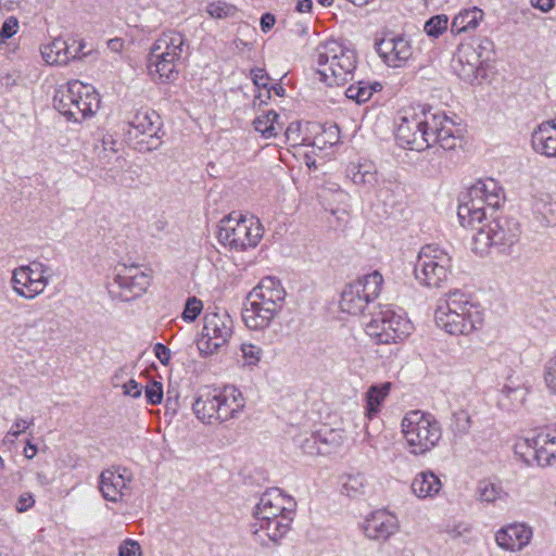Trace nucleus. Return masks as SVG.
Returning a JSON list of instances; mask_svg holds the SVG:
<instances>
[{"label":"nucleus","instance_id":"1","mask_svg":"<svg viewBox=\"0 0 556 556\" xmlns=\"http://www.w3.org/2000/svg\"><path fill=\"white\" fill-rule=\"evenodd\" d=\"M395 136L401 146L424 151L435 144L446 150L454 149L462 134L454 121L445 113L418 106L405 111Z\"/></svg>","mask_w":556,"mask_h":556},{"label":"nucleus","instance_id":"2","mask_svg":"<svg viewBox=\"0 0 556 556\" xmlns=\"http://www.w3.org/2000/svg\"><path fill=\"white\" fill-rule=\"evenodd\" d=\"M434 320L448 334L469 336L483 328L485 313L480 303L470 295L454 290L437 307Z\"/></svg>","mask_w":556,"mask_h":556},{"label":"nucleus","instance_id":"3","mask_svg":"<svg viewBox=\"0 0 556 556\" xmlns=\"http://www.w3.org/2000/svg\"><path fill=\"white\" fill-rule=\"evenodd\" d=\"M286 291L280 280L263 278L248 294L242 318L248 328L260 330L268 327L282 308Z\"/></svg>","mask_w":556,"mask_h":556},{"label":"nucleus","instance_id":"4","mask_svg":"<svg viewBox=\"0 0 556 556\" xmlns=\"http://www.w3.org/2000/svg\"><path fill=\"white\" fill-rule=\"evenodd\" d=\"M245 399L233 386L223 389L200 390L194 397L192 410L204 425H218L236 418L244 408Z\"/></svg>","mask_w":556,"mask_h":556},{"label":"nucleus","instance_id":"5","mask_svg":"<svg viewBox=\"0 0 556 556\" xmlns=\"http://www.w3.org/2000/svg\"><path fill=\"white\" fill-rule=\"evenodd\" d=\"M313 62L318 80L328 86L349 83L356 70V53L336 40L325 41L316 48Z\"/></svg>","mask_w":556,"mask_h":556},{"label":"nucleus","instance_id":"6","mask_svg":"<svg viewBox=\"0 0 556 556\" xmlns=\"http://www.w3.org/2000/svg\"><path fill=\"white\" fill-rule=\"evenodd\" d=\"M186 37L176 30L163 31L152 43L148 56V74L159 84H169L178 78Z\"/></svg>","mask_w":556,"mask_h":556},{"label":"nucleus","instance_id":"7","mask_svg":"<svg viewBox=\"0 0 556 556\" xmlns=\"http://www.w3.org/2000/svg\"><path fill=\"white\" fill-rule=\"evenodd\" d=\"M53 105L68 121L80 123L96 114L100 98L91 85L73 80L55 90Z\"/></svg>","mask_w":556,"mask_h":556},{"label":"nucleus","instance_id":"8","mask_svg":"<svg viewBox=\"0 0 556 556\" xmlns=\"http://www.w3.org/2000/svg\"><path fill=\"white\" fill-rule=\"evenodd\" d=\"M401 432L405 448L416 456L430 452L442 438L439 421L431 414L418 409L404 415Z\"/></svg>","mask_w":556,"mask_h":556},{"label":"nucleus","instance_id":"9","mask_svg":"<svg viewBox=\"0 0 556 556\" xmlns=\"http://www.w3.org/2000/svg\"><path fill=\"white\" fill-rule=\"evenodd\" d=\"M264 235L263 226L254 216L231 213L218 225L217 239L224 247L235 251L255 248Z\"/></svg>","mask_w":556,"mask_h":556},{"label":"nucleus","instance_id":"10","mask_svg":"<svg viewBox=\"0 0 556 556\" xmlns=\"http://www.w3.org/2000/svg\"><path fill=\"white\" fill-rule=\"evenodd\" d=\"M363 325L367 336L379 344L399 343L414 330L412 321L404 314L390 307L375 311Z\"/></svg>","mask_w":556,"mask_h":556},{"label":"nucleus","instance_id":"11","mask_svg":"<svg viewBox=\"0 0 556 556\" xmlns=\"http://www.w3.org/2000/svg\"><path fill=\"white\" fill-rule=\"evenodd\" d=\"M152 281L150 270L138 265L118 264L106 283L112 299L129 302L142 296Z\"/></svg>","mask_w":556,"mask_h":556},{"label":"nucleus","instance_id":"12","mask_svg":"<svg viewBox=\"0 0 556 556\" xmlns=\"http://www.w3.org/2000/svg\"><path fill=\"white\" fill-rule=\"evenodd\" d=\"M452 257L438 245L428 244L420 249L415 265V278L425 287L440 288L452 273Z\"/></svg>","mask_w":556,"mask_h":556},{"label":"nucleus","instance_id":"13","mask_svg":"<svg viewBox=\"0 0 556 556\" xmlns=\"http://www.w3.org/2000/svg\"><path fill=\"white\" fill-rule=\"evenodd\" d=\"M51 278L49 265L33 261L12 270L10 286L18 298L30 301L45 293Z\"/></svg>","mask_w":556,"mask_h":556},{"label":"nucleus","instance_id":"14","mask_svg":"<svg viewBox=\"0 0 556 556\" xmlns=\"http://www.w3.org/2000/svg\"><path fill=\"white\" fill-rule=\"evenodd\" d=\"M383 281L382 275L375 270L346 286L340 301L342 312L354 316L364 314L369 304L380 295Z\"/></svg>","mask_w":556,"mask_h":556},{"label":"nucleus","instance_id":"15","mask_svg":"<svg viewBox=\"0 0 556 556\" xmlns=\"http://www.w3.org/2000/svg\"><path fill=\"white\" fill-rule=\"evenodd\" d=\"M520 238V226L509 218H498L482 224L472 238V245L476 253L483 255L493 245L506 249L518 242Z\"/></svg>","mask_w":556,"mask_h":556},{"label":"nucleus","instance_id":"16","mask_svg":"<svg viewBox=\"0 0 556 556\" xmlns=\"http://www.w3.org/2000/svg\"><path fill=\"white\" fill-rule=\"evenodd\" d=\"M232 332L233 321L227 313H207L204 316L201 337L198 341L200 355L211 356L216 354L222 348L228 344Z\"/></svg>","mask_w":556,"mask_h":556},{"label":"nucleus","instance_id":"17","mask_svg":"<svg viewBox=\"0 0 556 556\" xmlns=\"http://www.w3.org/2000/svg\"><path fill=\"white\" fill-rule=\"evenodd\" d=\"M533 451V459L540 467H548L556 460V425L538 430L532 437L519 439L515 453L525 457V450Z\"/></svg>","mask_w":556,"mask_h":556},{"label":"nucleus","instance_id":"18","mask_svg":"<svg viewBox=\"0 0 556 556\" xmlns=\"http://www.w3.org/2000/svg\"><path fill=\"white\" fill-rule=\"evenodd\" d=\"M485 47L481 43L478 47L471 43H460L453 59V70L456 75L466 83H479L483 74L482 56Z\"/></svg>","mask_w":556,"mask_h":556},{"label":"nucleus","instance_id":"19","mask_svg":"<svg viewBox=\"0 0 556 556\" xmlns=\"http://www.w3.org/2000/svg\"><path fill=\"white\" fill-rule=\"evenodd\" d=\"M86 43L83 39L54 38L41 45L40 53L48 65H66L73 60L87 55Z\"/></svg>","mask_w":556,"mask_h":556},{"label":"nucleus","instance_id":"20","mask_svg":"<svg viewBox=\"0 0 556 556\" xmlns=\"http://www.w3.org/2000/svg\"><path fill=\"white\" fill-rule=\"evenodd\" d=\"M295 503L293 498L279 489L264 492L254 510V521H265L280 518L282 515L294 517Z\"/></svg>","mask_w":556,"mask_h":556},{"label":"nucleus","instance_id":"21","mask_svg":"<svg viewBox=\"0 0 556 556\" xmlns=\"http://www.w3.org/2000/svg\"><path fill=\"white\" fill-rule=\"evenodd\" d=\"M377 52L389 67L397 68L413 58L414 48L406 37L389 34L377 42Z\"/></svg>","mask_w":556,"mask_h":556},{"label":"nucleus","instance_id":"22","mask_svg":"<svg viewBox=\"0 0 556 556\" xmlns=\"http://www.w3.org/2000/svg\"><path fill=\"white\" fill-rule=\"evenodd\" d=\"M362 529L367 539L387 542L400 531V520L388 509H377L365 517Z\"/></svg>","mask_w":556,"mask_h":556},{"label":"nucleus","instance_id":"23","mask_svg":"<svg viewBox=\"0 0 556 556\" xmlns=\"http://www.w3.org/2000/svg\"><path fill=\"white\" fill-rule=\"evenodd\" d=\"M533 529L525 522H510L494 533L497 547L508 553L523 551L532 541Z\"/></svg>","mask_w":556,"mask_h":556},{"label":"nucleus","instance_id":"24","mask_svg":"<svg viewBox=\"0 0 556 556\" xmlns=\"http://www.w3.org/2000/svg\"><path fill=\"white\" fill-rule=\"evenodd\" d=\"M293 517L282 515L280 518L265 521H254L251 526V532L254 541L262 546L278 544L290 531Z\"/></svg>","mask_w":556,"mask_h":556},{"label":"nucleus","instance_id":"25","mask_svg":"<svg viewBox=\"0 0 556 556\" xmlns=\"http://www.w3.org/2000/svg\"><path fill=\"white\" fill-rule=\"evenodd\" d=\"M132 479L131 472L126 468H109L100 476V491L103 497L111 502H119L128 491Z\"/></svg>","mask_w":556,"mask_h":556},{"label":"nucleus","instance_id":"26","mask_svg":"<svg viewBox=\"0 0 556 556\" xmlns=\"http://www.w3.org/2000/svg\"><path fill=\"white\" fill-rule=\"evenodd\" d=\"M486 206L488 204L482 199L470 194L468 188L458 205L457 216L460 225L464 228L477 230L486 217Z\"/></svg>","mask_w":556,"mask_h":556},{"label":"nucleus","instance_id":"27","mask_svg":"<svg viewBox=\"0 0 556 556\" xmlns=\"http://www.w3.org/2000/svg\"><path fill=\"white\" fill-rule=\"evenodd\" d=\"M533 150L546 157H556V117L541 123L532 132Z\"/></svg>","mask_w":556,"mask_h":556},{"label":"nucleus","instance_id":"28","mask_svg":"<svg viewBox=\"0 0 556 556\" xmlns=\"http://www.w3.org/2000/svg\"><path fill=\"white\" fill-rule=\"evenodd\" d=\"M443 483L432 470L417 472L410 482L412 494L420 501L433 500L442 491Z\"/></svg>","mask_w":556,"mask_h":556},{"label":"nucleus","instance_id":"29","mask_svg":"<svg viewBox=\"0 0 556 556\" xmlns=\"http://www.w3.org/2000/svg\"><path fill=\"white\" fill-rule=\"evenodd\" d=\"M130 127L136 131V136L142 135L153 139L161 130V117L153 110H140L132 116Z\"/></svg>","mask_w":556,"mask_h":556},{"label":"nucleus","instance_id":"30","mask_svg":"<svg viewBox=\"0 0 556 556\" xmlns=\"http://www.w3.org/2000/svg\"><path fill=\"white\" fill-rule=\"evenodd\" d=\"M484 17V12L478 7L464 9L457 13L451 24V31L455 35L473 31Z\"/></svg>","mask_w":556,"mask_h":556},{"label":"nucleus","instance_id":"31","mask_svg":"<svg viewBox=\"0 0 556 556\" xmlns=\"http://www.w3.org/2000/svg\"><path fill=\"white\" fill-rule=\"evenodd\" d=\"M346 173L355 185L374 187L378 182L377 166L370 161L352 162Z\"/></svg>","mask_w":556,"mask_h":556},{"label":"nucleus","instance_id":"32","mask_svg":"<svg viewBox=\"0 0 556 556\" xmlns=\"http://www.w3.org/2000/svg\"><path fill=\"white\" fill-rule=\"evenodd\" d=\"M532 210L543 227L556 225V200L549 193L535 195Z\"/></svg>","mask_w":556,"mask_h":556},{"label":"nucleus","instance_id":"33","mask_svg":"<svg viewBox=\"0 0 556 556\" xmlns=\"http://www.w3.org/2000/svg\"><path fill=\"white\" fill-rule=\"evenodd\" d=\"M470 194L482 199L489 207L500 205L502 199V188L498 182L492 178L480 179L469 187Z\"/></svg>","mask_w":556,"mask_h":556},{"label":"nucleus","instance_id":"34","mask_svg":"<svg viewBox=\"0 0 556 556\" xmlns=\"http://www.w3.org/2000/svg\"><path fill=\"white\" fill-rule=\"evenodd\" d=\"M282 126L279 115L273 110L261 112L253 119L254 130L264 139L277 137L282 130Z\"/></svg>","mask_w":556,"mask_h":556},{"label":"nucleus","instance_id":"35","mask_svg":"<svg viewBox=\"0 0 556 556\" xmlns=\"http://www.w3.org/2000/svg\"><path fill=\"white\" fill-rule=\"evenodd\" d=\"M391 389L390 382H384L380 386H372L366 393V414L372 418L380 409L381 404L384 402Z\"/></svg>","mask_w":556,"mask_h":556},{"label":"nucleus","instance_id":"36","mask_svg":"<svg viewBox=\"0 0 556 556\" xmlns=\"http://www.w3.org/2000/svg\"><path fill=\"white\" fill-rule=\"evenodd\" d=\"M368 484L367 476L363 472H356L346 476L342 484V491L346 496L355 498L366 493Z\"/></svg>","mask_w":556,"mask_h":556},{"label":"nucleus","instance_id":"37","mask_svg":"<svg viewBox=\"0 0 556 556\" xmlns=\"http://www.w3.org/2000/svg\"><path fill=\"white\" fill-rule=\"evenodd\" d=\"M377 88L380 90L381 86L379 84L370 85L365 81H358L349 86L345 90V96L357 103H364L371 98Z\"/></svg>","mask_w":556,"mask_h":556},{"label":"nucleus","instance_id":"38","mask_svg":"<svg viewBox=\"0 0 556 556\" xmlns=\"http://www.w3.org/2000/svg\"><path fill=\"white\" fill-rule=\"evenodd\" d=\"M117 140L111 134L103 135L100 146L96 147L98 160L102 164H111L118 152Z\"/></svg>","mask_w":556,"mask_h":556},{"label":"nucleus","instance_id":"39","mask_svg":"<svg viewBox=\"0 0 556 556\" xmlns=\"http://www.w3.org/2000/svg\"><path fill=\"white\" fill-rule=\"evenodd\" d=\"M294 445L306 455H317L323 453L319 447L320 439L309 432H303L294 437Z\"/></svg>","mask_w":556,"mask_h":556},{"label":"nucleus","instance_id":"40","mask_svg":"<svg viewBox=\"0 0 556 556\" xmlns=\"http://www.w3.org/2000/svg\"><path fill=\"white\" fill-rule=\"evenodd\" d=\"M478 498L481 502L494 503L502 498V489L489 481H481L477 489Z\"/></svg>","mask_w":556,"mask_h":556},{"label":"nucleus","instance_id":"41","mask_svg":"<svg viewBox=\"0 0 556 556\" xmlns=\"http://www.w3.org/2000/svg\"><path fill=\"white\" fill-rule=\"evenodd\" d=\"M206 13L212 18H227L236 13V8L224 1H213L206 5Z\"/></svg>","mask_w":556,"mask_h":556},{"label":"nucleus","instance_id":"42","mask_svg":"<svg viewBox=\"0 0 556 556\" xmlns=\"http://www.w3.org/2000/svg\"><path fill=\"white\" fill-rule=\"evenodd\" d=\"M448 26V17L445 14H440L431 17L425 24V31L431 37H439Z\"/></svg>","mask_w":556,"mask_h":556},{"label":"nucleus","instance_id":"43","mask_svg":"<svg viewBox=\"0 0 556 556\" xmlns=\"http://www.w3.org/2000/svg\"><path fill=\"white\" fill-rule=\"evenodd\" d=\"M241 352L245 366H255L261 361L263 354L262 349L252 343H242Z\"/></svg>","mask_w":556,"mask_h":556},{"label":"nucleus","instance_id":"44","mask_svg":"<svg viewBox=\"0 0 556 556\" xmlns=\"http://www.w3.org/2000/svg\"><path fill=\"white\" fill-rule=\"evenodd\" d=\"M202 308L203 303L201 300L197 299L195 296L189 298L186 302L181 317L185 321L192 323L201 314Z\"/></svg>","mask_w":556,"mask_h":556},{"label":"nucleus","instance_id":"45","mask_svg":"<svg viewBox=\"0 0 556 556\" xmlns=\"http://www.w3.org/2000/svg\"><path fill=\"white\" fill-rule=\"evenodd\" d=\"M20 29L18 20L15 16H9L0 28V43H4L12 38Z\"/></svg>","mask_w":556,"mask_h":556},{"label":"nucleus","instance_id":"46","mask_svg":"<svg viewBox=\"0 0 556 556\" xmlns=\"http://www.w3.org/2000/svg\"><path fill=\"white\" fill-rule=\"evenodd\" d=\"M147 402L151 405H157L163 401V386L159 381H151L146 387Z\"/></svg>","mask_w":556,"mask_h":556},{"label":"nucleus","instance_id":"47","mask_svg":"<svg viewBox=\"0 0 556 556\" xmlns=\"http://www.w3.org/2000/svg\"><path fill=\"white\" fill-rule=\"evenodd\" d=\"M118 556H142V548L138 541L126 539L118 546Z\"/></svg>","mask_w":556,"mask_h":556},{"label":"nucleus","instance_id":"48","mask_svg":"<svg viewBox=\"0 0 556 556\" xmlns=\"http://www.w3.org/2000/svg\"><path fill=\"white\" fill-rule=\"evenodd\" d=\"M544 381L548 390L556 395V356L545 365Z\"/></svg>","mask_w":556,"mask_h":556},{"label":"nucleus","instance_id":"49","mask_svg":"<svg viewBox=\"0 0 556 556\" xmlns=\"http://www.w3.org/2000/svg\"><path fill=\"white\" fill-rule=\"evenodd\" d=\"M448 536L453 540L466 538L471 532V527L466 522H457L446 530Z\"/></svg>","mask_w":556,"mask_h":556},{"label":"nucleus","instance_id":"50","mask_svg":"<svg viewBox=\"0 0 556 556\" xmlns=\"http://www.w3.org/2000/svg\"><path fill=\"white\" fill-rule=\"evenodd\" d=\"M300 128H301V124L299 122H293L291 123L286 131H285V135H286V138L287 140L292 144V146H299V144H302V139L300 137Z\"/></svg>","mask_w":556,"mask_h":556},{"label":"nucleus","instance_id":"51","mask_svg":"<svg viewBox=\"0 0 556 556\" xmlns=\"http://www.w3.org/2000/svg\"><path fill=\"white\" fill-rule=\"evenodd\" d=\"M253 84L257 89H266L269 88V76L262 68H256L251 72Z\"/></svg>","mask_w":556,"mask_h":556},{"label":"nucleus","instance_id":"52","mask_svg":"<svg viewBox=\"0 0 556 556\" xmlns=\"http://www.w3.org/2000/svg\"><path fill=\"white\" fill-rule=\"evenodd\" d=\"M35 504V498L31 493L25 492L20 495L17 502H16V510L18 513H24L31 508Z\"/></svg>","mask_w":556,"mask_h":556},{"label":"nucleus","instance_id":"53","mask_svg":"<svg viewBox=\"0 0 556 556\" xmlns=\"http://www.w3.org/2000/svg\"><path fill=\"white\" fill-rule=\"evenodd\" d=\"M154 354L161 364L167 366L170 362L172 353L168 348H166L162 343H156L154 345Z\"/></svg>","mask_w":556,"mask_h":556},{"label":"nucleus","instance_id":"54","mask_svg":"<svg viewBox=\"0 0 556 556\" xmlns=\"http://www.w3.org/2000/svg\"><path fill=\"white\" fill-rule=\"evenodd\" d=\"M124 394L131 396V397H139L141 395L142 389L139 386V383L130 379L126 383L123 384Z\"/></svg>","mask_w":556,"mask_h":556},{"label":"nucleus","instance_id":"55","mask_svg":"<svg viewBox=\"0 0 556 556\" xmlns=\"http://www.w3.org/2000/svg\"><path fill=\"white\" fill-rule=\"evenodd\" d=\"M343 435L341 432L337 430H330L325 437L320 440V442L326 444H331L333 446H339L343 443Z\"/></svg>","mask_w":556,"mask_h":556},{"label":"nucleus","instance_id":"56","mask_svg":"<svg viewBox=\"0 0 556 556\" xmlns=\"http://www.w3.org/2000/svg\"><path fill=\"white\" fill-rule=\"evenodd\" d=\"M30 425H31V422H29V421H27L25 419H22V418H17L14 421V424L12 425V427L9 430L8 434H10L12 437H17L21 433H23Z\"/></svg>","mask_w":556,"mask_h":556},{"label":"nucleus","instance_id":"57","mask_svg":"<svg viewBox=\"0 0 556 556\" xmlns=\"http://www.w3.org/2000/svg\"><path fill=\"white\" fill-rule=\"evenodd\" d=\"M271 97V90L269 88L266 89H257V93L254 96L253 104L262 105L267 102Z\"/></svg>","mask_w":556,"mask_h":556},{"label":"nucleus","instance_id":"58","mask_svg":"<svg viewBox=\"0 0 556 556\" xmlns=\"http://www.w3.org/2000/svg\"><path fill=\"white\" fill-rule=\"evenodd\" d=\"M530 2L533 8L544 13L549 12L555 5V0H530Z\"/></svg>","mask_w":556,"mask_h":556},{"label":"nucleus","instance_id":"59","mask_svg":"<svg viewBox=\"0 0 556 556\" xmlns=\"http://www.w3.org/2000/svg\"><path fill=\"white\" fill-rule=\"evenodd\" d=\"M275 24V16L266 13L261 17V28L264 33L268 31Z\"/></svg>","mask_w":556,"mask_h":556},{"label":"nucleus","instance_id":"60","mask_svg":"<svg viewBox=\"0 0 556 556\" xmlns=\"http://www.w3.org/2000/svg\"><path fill=\"white\" fill-rule=\"evenodd\" d=\"M313 8L312 0H300L296 4V11L300 13H308Z\"/></svg>","mask_w":556,"mask_h":556},{"label":"nucleus","instance_id":"61","mask_svg":"<svg viewBox=\"0 0 556 556\" xmlns=\"http://www.w3.org/2000/svg\"><path fill=\"white\" fill-rule=\"evenodd\" d=\"M181 1L182 0H160V4L165 10H170V9H175L176 7H178L181 3Z\"/></svg>","mask_w":556,"mask_h":556},{"label":"nucleus","instance_id":"62","mask_svg":"<svg viewBox=\"0 0 556 556\" xmlns=\"http://www.w3.org/2000/svg\"><path fill=\"white\" fill-rule=\"evenodd\" d=\"M36 454H37V447L28 442L24 448L25 457L28 459H31L35 457Z\"/></svg>","mask_w":556,"mask_h":556},{"label":"nucleus","instance_id":"63","mask_svg":"<svg viewBox=\"0 0 556 556\" xmlns=\"http://www.w3.org/2000/svg\"><path fill=\"white\" fill-rule=\"evenodd\" d=\"M269 89L271 90V93H275L277 97H283L285 94V89L279 85L271 86Z\"/></svg>","mask_w":556,"mask_h":556},{"label":"nucleus","instance_id":"64","mask_svg":"<svg viewBox=\"0 0 556 556\" xmlns=\"http://www.w3.org/2000/svg\"><path fill=\"white\" fill-rule=\"evenodd\" d=\"M317 2L323 7H330L333 3V0H317Z\"/></svg>","mask_w":556,"mask_h":556}]
</instances>
